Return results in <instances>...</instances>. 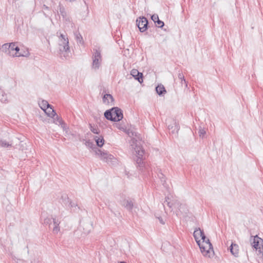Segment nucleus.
Returning a JSON list of instances; mask_svg holds the SVG:
<instances>
[{"label": "nucleus", "instance_id": "nucleus-1", "mask_svg": "<svg viewBox=\"0 0 263 263\" xmlns=\"http://www.w3.org/2000/svg\"><path fill=\"white\" fill-rule=\"evenodd\" d=\"M126 138L133 148V159L137 170L144 176H147L152 172L151 167L145 161L147 155L143 147V135L139 133H126Z\"/></svg>", "mask_w": 263, "mask_h": 263}, {"label": "nucleus", "instance_id": "nucleus-2", "mask_svg": "<svg viewBox=\"0 0 263 263\" xmlns=\"http://www.w3.org/2000/svg\"><path fill=\"white\" fill-rule=\"evenodd\" d=\"M81 141H85V145L88 148L91 149L92 151L95 153V155L98 157L101 160L107 163H114L116 161V158L111 154H109L106 151H102L97 147L90 140H86L85 139L79 138Z\"/></svg>", "mask_w": 263, "mask_h": 263}, {"label": "nucleus", "instance_id": "nucleus-3", "mask_svg": "<svg viewBox=\"0 0 263 263\" xmlns=\"http://www.w3.org/2000/svg\"><path fill=\"white\" fill-rule=\"evenodd\" d=\"M104 116L107 120L112 122H120L123 119V111L118 107H113L106 110Z\"/></svg>", "mask_w": 263, "mask_h": 263}, {"label": "nucleus", "instance_id": "nucleus-4", "mask_svg": "<svg viewBox=\"0 0 263 263\" xmlns=\"http://www.w3.org/2000/svg\"><path fill=\"white\" fill-rule=\"evenodd\" d=\"M164 203H166L170 209L173 206H177L179 211L181 213H186L187 211L186 205L180 203L176 197L172 194H169L165 197Z\"/></svg>", "mask_w": 263, "mask_h": 263}, {"label": "nucleus", "instance_id": "nucleus-5", "mask_svg": "<svg viewBox=\"0 0 263 263\" xmlns=\"http://www.w3.org/2000/svg\"><path fill=\"white\" fill-rule=\"evenodd\" d=\"M92 59L91 68L95 70H97L100 68L102 61L101 50L99 47H96L93 49Z\"/></svg>", "mask_w": 263, "mask_h": 263}, {"label": "nucleus", "instance_id": "nucleus-6", "mask_svg": "<svg viewBox=\"0 0 263 263\" xmlns=\"http://www.w3.org/2000/svg\"><path fill=\"white\" fill-rule=\"evenodd\" d=\"M47 116L52 118L53 122L59 125H61L63 130H66L68 127L67 124L64 122L62 118L59 117L56 113L54 109H52L51 112H48Z\"/></svg>", "mask_w": 263, "mask_h": 263}, {"label": "nucleus", "instance_id": "nucleus-7", "mask_svg": "<svg viewBox=\"0 0 263 263\" xmlns=\"http://www.w3.org/2000/svg\"><path fill=\"white\" fill-rule=\"evenodd\" d=\"M112 126L123 132H134V130L137 129L134 125L124 122L122 119L120 122H114Z\"/></svg>", "mask_w": 263, "mask_h": 263}, {"label": "nucleus", "instance_id": "nucleus-8", "mask_svg": "<svg viewBox=\"0 0 263 263\" xmlns=\"http://www.w3.org/2000/svg\"><path fill=\"white\" fill-rule=\"evenodd\" d=\"M136 25L141 32H144L147 30L149 26L148 21L145 16H140L136 20Z\"/></svg>", "mask_w": 263, "mask_h": 263}, {"label": "nucleus", "instance_id": "nucleus-9", "mask_svg": "<svg viewBox=\"0 0 263 263\" xmlns=\"http://www.w3.org/2000/svg\"><path fill=\"white\" fill-rule=\"evenodd\" d=\"M250 240L252 248L256 251L258 252L259 250L263 249V239L257 235L251 236Z\"/></svg>", "mask_w": 263, "mask_h": 263}, {"label": "nucleus", "instance_id": "nucleus-10", "mask_svg": "<svg viewBox=\"0 0 263 263\" xmlns=\"http://www.w3.org/2000/svg\"><path fill=\"white\" fill-rule=\"evenodd\" d=\"M59 50L61 52L69 51V41L63 34H61L59 41Z\"/></svg>", "mask_w": 263, "mask_h": 263}, {"label": "nucleus", "instance_id": "nucleus-11", "mask_svg": "<svg viewBox=\"0 0 263 263\" xmlns=\"http://www.w3.org/2000/svg\"><path fill=\"white\" fill-rule=\"evenodd\" d=\"M193 236L197 245H200V243H201L200 238H201L203 241H205V239H206V236L204 234L203 230H201L199 228L195 229L193 233Z\"/></svg>", "mask_w": 263, "mask_h": 263}, {"label": "nucleus", "instance_id": "nucleus-12", "mask_svg": "<svg viewBox=\"0 0 263 263\" xmlns=\"http://www.w3.org/2000/svg\"><path fill=\"white\" fill-rule=\"evenodd\" d=\"M166 125L169 130L171 132H178L180 126L177 121L174 119H168L166 120Z\"/></svg>", "mask_w": 263, "mask_h": 263}, {"label": "nucleus", "instance_id": "nucleus-13", "mask_svg": "<svg viewBox=\"0 0 263 263\" xmlns=\"http://www.w3.org/2000/svg\"><path fill=\"white\" fill-rule=\"evenodd\" d=\"M135 200L129 197L120 201L121 205L129 211H132L134 208Z\"/></svg>", "mask_w": 263, "mask_h": 263}, {"label": "nucleus", "instance_id": "nucleus-14", "mask_svg": "<svg viewBox=\"0 0 263 263\" xmlns=\"http://www.w3.org/2000/svg\"><path fill=\"white\" fill-rule=\"evenodd\" d=\"M11 46H10L9 50L10 53L8 55L14 57L15 55H21L19 53L20 48L16 45L15 43H10Z\"/></svg>", "mask_w": 263, "mask_h": 263}, {"label": "nucleus", "instance_id": "nucleus-15", "mask_svg": "<svg viewBox=\"0 0 263 263\" xmlns=\"http://www.w3.org/2000/svg\"><path fill=\"white\" fill-rule=\"evenodd\" d=\"M157 176L160 179L163 186L167 190H168L170 187L166 182V177L165 175L162 173V171L160 169L157 168Z\"/></svg>", "mask_w": 263, "mask_h": 263}, {"label": "nucleus", "instance_id": "nucleus-16", "mask_svg": "<svg viewBox=\"0 0 263 263\" xmlns=\"http://www.w3.org/2000/svg\"><path fill=\"white\" fill-rule=\"evenodd\" d=\"M39 105L41 108L43 110L47 115L48 114L47 110L48 109H50L51 110L52 109H54L53 107L45 100H42L41 102L39 101Z\"/></svg>", "mask_w": 263, "mask_h": 263}, {"label": "nucleus", "instance_id": "nucleus-17", "mask_svg": "<svg viewBox=\"0 0 263 263\" xmlns=\"http://www.w3.org/2000/svg\"><path fill=\"white\" fill-rule=\"evenodd\" d=\"M198 245L203 255L210 257L211 250L212 251V249H209L207 246L202 244L201 242L200 243V245Z\"/></svg>", "mask_w": 263, "mask_h": 263}, {"label": "nucleus", "instance_id": "nucleus-18", "mask_svg": "<svg viewBox=\"0 0 263 263\" xmlns=\"http://www.w3.org/2000/svg\"><path fill=\"white\" fill-rule=\"evenodd\" d=\"M229 250L232 253V255H233L234 256L237 257L238 256L239 254V246L238 245L232 242Z\"/></svg>", "mask_w": 263, "mask_h": 263}, {"label": "nucleus", "instance_id": "nucleus-19", "mask_svg": "<svg viewBox=\"0 0 263 263\" xmlns=\"http://www.w3.org/2000/svg\"><path fill=\"white\" fill-rule=\"evenodd\" d=\"M104 95L102 97V101L104 103L109 104V102L108 101V99H109L111 101V104H113L114 102V99L113 98V96L109 93H106V90H104L103 93H104Z\"/></svg>", "mask_w": 263, "mask_h": 263}, {"label": "nucleus", "instance_id": "nucleus-20", "mask_svg": "<svg viewBox=\"0 0 263 263\" xmlns=\"http://www.w3.org/2000/svg\"><path fill=\"white\" fill-rule=\"evenodd\" d=\"M59 11L60 14L62 15L63 18L66 21H70L69 17L67 15V13L65 10V9L63 6L61 5V3L59 5Z\"/></svg>", "mask_w": 263, "mask_h": 263}, {"label": "nucleus", "instance_id": "nucleus-21", "mask_svg": "<svg viewBox=\"0 0 263 263\" xmlns=\"http://www.w3.org/2000/svg\"><path fill=\"white\" fill-rule=\"evenodd\" d=\"M52 222L54 225L53 228V232L54 234H58L60 230V224L61 221L56 217H52Z\"/></svg>", "mask_w": 263, "mask_h": 263}, {"label": "nucleus", "instance_id": "nucleus-22", "mask_svg": "<svg viewBox=\"0 0 263 263\" xmlns=\"http://www.w3.org/2000/svg\"><path fill=\"white\" fill-rule=\"evenodd\" d=\"M155 89L157 94L160 96H163L166 92L165 87L161 84H158Z\"/></svg>", "mask_w": 263, "mask_h": 263}, {"label": "nucleus", "instance_id": "nucleus-23", "mask_svg": "<svg viewBox=\"0 0 263 263\" xmlns=\"http://www.w3.org/2000/svg\"><path fill=\"white\" fill-rule=\"evenodd\" d=\"M94 140L98 147H101L104 144V139L102 136L98 137L96 136L94 137Z\"/></svg>", "mask_w": 263, "mask_h": 263}, {"label": "nucleus", "instance_id": "nucleus-24", "mask_svg": "<svg viewBox=\"0 0 263 263\" xmlns=\"http://www.w3.org/2000/svg\"><path fill=\"white\" fill-rule=\"evenodd\" d=\"M10 46V43H5L2 45V47L1 48V50L2 52L8 55V54L10 53L9 48Z\"/></svg>", "mask_w": 263, "mask_h": 263}, {"label": "nucleus", "instance_id": "nucleus-25", "mask_svg": "<svg viewBox=\"0 0 263 263\" xmlns=\"http://www.w3.org/2000/svg\"><path fill=\"white\" fill-rule=\"evenodd\" d=\"M178 78L181 80V83H182V81H184L185 87H187V82L186 81L184 76L182 72H180L178 74Z\"/></svg>", "mask_w": 263, "mask_h": 263}, {"label": "nucleus", "instance_id": "nucleus-26", "mask_svg": "<svg viewBox=\"0 0 263 263\" xmlns=\"http://www.w3.org/2000/svg\"><path fill=\"white\" fill-rule=\"evenodd\" d=\"M133 77L136 80L138 81L141 84L143 82V75L142 72L136 74L135 77Z\"/></svg>", "mask_w": 263, "mask_h": 263}, {"label": "nucleus", "instance_id": "nucleus-27", "mask_svg": "<svg viewBox=\"0 0 263 263\" xmlns=\"http://www.w3.org/2000/svg\"><path fill=\"white\" fill-rule=\"evenodd\" d=\"M202 244L204 245L205 246H207L209 249H212V251L214 252L213 248L212 243L210 242V241L209 239H205V241H203L201 242Z\"/></svg>", "mask_w": 263, "mask_h": 263}, {"label": "nucleus", "instance_id": "nucleus-28", "mask_svg": "<svg viewBox=\"0 0 263 263\" xmlns=\"http://www.w3.org/2000/svg\"><path fill=\"white\" fill-rule=\"evenodd\" d=\"M62 199L63 200V203L65 205H67L69 204V202H70L71 201L69 199L67 195H65V196H62Z\"/></svg>", "mask_w": 263, "mask_h": 263}, {"label": "nucleus", "instance_id": "nucleus-29", "mask_svg": "<svg viewBox=\"0 0 263 263\" xmlns=\"http://www.w3.org/2000/svg\"><path fill=\"white\" fill-rule=\"evenodd\" d=\"M76 38L78 43L80 44H83V37L80 33L76 34Z\"/></svg>", "mask_w": 263, "mask_h": 263}, {"label": "nucleus", "instance_id": "nucleus-30", "mask_svg": "<svg viewBox=\"0 0 263 263\" xmlns=\"http://www.w3.org/2000/svg\"><path fill=\"white\" fill-rule=\"evenodd\" d=\"M155 24L156 27L160 28H162L164 26V23L163 21L160 20L159 19L157 20L156 23Z\"/></svg>", "mask_w": 263, "mask_h": 263}, {"label": "nucleus", "instance_id": "nucleus-31", "mask_svg": "<svg viewBox=\"0 0 263 263\" xmlns=\"http://www.w3.org/2000/svg\"><path fill=\"white\" fill-rule=\"evenodd\" d=\"M0 145L2 147H8L9 146H10L11 145L9 144L8 142H7L6 141H0Z\"/></svg>", "mask_w": 263, "mask_h": 263}, {"label": "nucleus", "instance_id": "nucleus-32", "mask_svg": "<svg viewBox=\"0 0 263 263\" xmlns=\"http://www.w3.org/2000/svg\"><path fill=\"white\" fill-rule=\"evenodd\" d=\"M52 218L47 217L44 220V224L50 225L52 222Z\"/></svg>", "mask_w": 263, "mask_h": 263}, {"label": "nucleus", "instance_id": "nucleus-33", "mask_svg": "<svg viewBox=\"0 0 263 263\" xmlns=\"http://www.w3.org/2000/svg\"><path fill=\"white\" fill-rule=\"evenodd\" d=\"M68 206L70 208H74L76 209V210L80 209V207L78 206L77 204L73 203L72 201L69 202V204H68Z\"/></svg>", "mask_w": 263, "mask_h": 263}, {"label": "nucleus", "instance_id": "nucleus-34", "mask_svg": "<svg viewBox=\"0 0 263 263\" xmlns=\"http://www.w3.org/2000/svg\"><path fill=\"white\" fill-rule=\"evenodd\" d=\"M151 19L153 21V22L156 23L157 20H158L159 16L157 14H154L151 16Z\"/></svg>", "mask_w": 263, "mask_h": 263}, {"label": "nucleus", "instance_id": "nucleus-35", "mask_svg": "<svg viewBox=\"0 0 263 263\" xmlns=\"http://www.w3.org/2000/svg\"><path fill=\"white\" fill-rule=\"evenodd\" d=\"M140 73H141L140 72H139L137 69H133L130 71V74L133 77H135L136 74H139Z\"/></svg>", "mask_w": 263, "mask_h": 263}, {"label": "nucleus", "instance_id": "nucleus-36", "mask_svg": "<svg viewBox=\"0 0 263 263\" xmlns=\"http://www.w3.org/2000/svg\"><path fill=\"white\" fill-rule=\"evenodd\" d=\"M0 100L2 102H4V103L6 102L7 101V99L6 98V95H2V97L0 98Z\"/></svg>", "mask_w": 263, "mask_h": 263}, {"label": "nucleus", "instance_id": "nucleus-37", "mask_svg": "<svg viewBox=\"0 0 263 263\" xmlns=\"http://www.w3.org/2000/svg\"><path fill=\"white\" fill-rule=\"evenodd\" d=\"M28 52H27V53H26V52H25V51H23V52H22V51H21L20 50V51H19V53H20V54H22V55H15V57H25V56H26V55H27V54H28Z\"/></svg>", "mask_w": 263, "mask_h": 263}, {"label": "nucleus", "instance_id": "nucleus-38", "mask_svg": "<svg viewBox=\"0 0 263 263\" xmlns=\"http://www.w3.org/2000/svg\"><path fill=\"white\" fill-rule=\"evenodd\" d=\"M199 133L200 134L199 137L202 139L205 138L206 134V133Z\"/></svg>", "mask_w": 263, "mask_h": 263}, {"label": "nucleus", "instance_id": "nucleus-39", "mask_svg": "<svg viewBox=\"0 0 263 263\" xmlns=\"http://www.w3.org/2000/svg\"><path fill=\"white\" fill-rule=\"evenodd\" d=\"M43 9L45 10H49V7L47 6L46 5H43Z\"/></svg>", "mask_w": 263, "mask_h": 263}, {"label": "nucleus", "instance_id": "nucleus-40", "mask_svg": "<svg viewBox=\"0 0 263 263\" xmlns=\"http://www.w3.org/2000/svg\"><path fill=\"white\" fill-rule=\"evenodd\" d=\"M159 221L162 224H164L165 222H164V221L163 220L162 218H159Z\"/></svg>", "mask_w": 263, "mask_h": 263}, {"label": "nucleus", "instance_id": "nucleus-41", "mask_svg": "<svg viewBox=\"0 0 263 263\" xmlns=\"http://www.w3.org/2000/svg\"><path fill=\"white\" fill-rule=\"evenodd\" d=\"M52 135L54 136V137L55 138H58L59 137V134H58V133H56L55 134H54L53 133Z\"/></svg>", "mask_w": 263, "mask_h": 263}, {"label": "nucleus", "instance_id": "nucleus-42", "mask_svg": "<svg viewBox=\"0 0 263 263\" xmlns=\"http://www.w3.org/2000/svg\"><path fill=\"white\" fill-rule=\"evenodd\" d=\"M47 112L51 113V109H48L47 110Z\"/></svg>", "mask_w": 263, "mask_h": 263}, {"label": "nucleus", "instance_id": "nucleus-43", "mask_svg": "<svg viewBox=\"0 0 263 263\" xmlns=\"http://www.w3.org/2000/svg\"><path fill=\"white\" fill-rule=\"evenodd\" d=\"M119 263H127V262H125V261H120V262H119Z\"/></svg>", "mask_w": 263, "mask_h": 263}, {"label": "nucleus", "instance_id": "nucleus-44", "mask_svg": "<svg viewBox=\"0 0 263 263\" xmlns=\"http://www.w3.org/2000/svg\"><path fill=\"white\" fill-rule=\"evenodd\" d=\"M199 132H204L205 131L204 130H201L200 129L199 130Z\"/></svg>", "mask_w": 263, "mask_h": 263}, {"label": "nucleus", "instance_id": "nucleus-45", "mask_svg": "<svg viewBox=\"0 0 263 263\" xmlns=\"http://www.w3.org/2000/svg\"><path fill=\"white\" fill-rule=\"evenodd\" d=\"M95 133V134H99L100 133L96 132V133Z\"/></svg>", "mask_w": 263, "mask_h": 263}, {"label": "nucleus", "instance_id": "nucleus-46", "mask_svg": "<svg viewBox=\"0 0 263 263\" xmlns=\"http://www.w3.org/2000/svg\"><path fill=\"white\" fill-rule=\"evenodd\" d=\"M181 84H182V85H183V84H184V81H182V83H181Z\"/></svg>", "mask_w": 263, "mask_h": 263}, {"label": "nucleus", "instance_id": "nucleus-47", "mask_svg": "<svg viewBox=\"0 0 263 263\" xmlns=\"http://www.w3.org/2000/svg\"><path fill=\"white\" fill-rule=\"evenodd\" d=\"M193 133V136L195 137V135L194 134V133Z\"/></svg>", "mask_w": 263, "mask_h": 263}]
</instances>
